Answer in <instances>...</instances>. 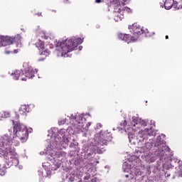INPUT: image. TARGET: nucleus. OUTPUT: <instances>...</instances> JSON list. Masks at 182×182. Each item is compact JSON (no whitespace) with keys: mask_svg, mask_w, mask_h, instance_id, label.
Segmentation results:
<instances>
[{"mask_svg":"<svg viewBox=\"0 0 182 182\" xmlns=\"http://www.w3.org/2000/svg\"><path fill=\"white\" fill-rule=\"evenodd\" d=\"M83 43V38H67L64 41H56L55 46L58 48L60 56L65 57L69 52L75 50L78 45Z\"/></svg>","mask_w":182,"mask_h":182,"instance_id":"nucleus-1","label":"nucleus"},{"mask_svg":"<svg viewBox=\"0 0 182 182\" xmlns=\"http://www.w3.org/2000/svg\"><path fill=\"white\" fill-rule=\"evenodd\" d=\"M0 43L3 46H8V45L16 43L17 48H22V37L19 34H17L14 37L1 36Z\"/></svg>","mask_w":182,"mask_h":182,"instance_id":"nucleus-2","label":"nucleus"},{"mask_svg":"<svg viewBox=\"0 0 182 182\" xmlns=\"http://www.w3.org/2000/svg\"><path fill=\"white\" fill-rule=\"evenodd\" d=\"M14 132H15L16 137L21 140V143H25L28 140L29 136L28 128L23 124L17 123L14 125Z\"/></svg>","mask_w":182,"mask_h":182,"instance_id":"nucleus-3","label":"nucleus"},{"mask_svg":"<svg viewBox=\"0 0 182 182\" xmlns=\"http://www.w3.org/2000/svg\"><path fill=\"white\" fill-rule=\"evenodd\" d=\"M155 147L158 148V153L160 157L164 156L168 149V146L166 145V141L161 139V136H158L155 143Z\"/></svg>","mask_w":182,"mask_h":182,"instance_id":"nucleus-4","label":"nucleus"},{"mask_svg":"<svg viewBox=\"0 0 182 182\" xmlns=\"http://www.w3.org/2000/svg\"><path fill=\"white\" fill-rule=\"evenodd\" d=\"M129 29H132L130 32L133 33L134 38H136V40H137V38H139V36L141 35V33L144 32L143 31V28H141V27L140 26V25L136 23L132 24V26H129Z\"/></svg>","mask_w":182,"mask_h":182,"instance_id":"nucleus-5","label":"nucleus"},{"mask_svg":"<svg viewBox=\"0 0 182 182\" xmlns=\"http://www.w3.org/2000/svg\"><path fill=\"white\" fill-rule=\"evenodd\" d=\"M35 73H38V70L36 69L33 70V68H28L25 71V77H22L21 80H28V79H32V77H35Z\"/></svg>","mask_w":182,"mask_h":182,"instance_id":"nucleus-6","label":"nucleus"},{"mask_svg":"<svg viewBox=\"0 0 182 182\" xmlns=\"http://www.w3.org/2000/svg\"><path fill=\"white\" fill-rule=\"evenodd\" d=\"M124 11H122V9L119 8L117 11H114V19L115 22H119V21H122L124 18Z\"/></svg>","mask_w":182,"mask_h":182,"instance_id":"nucleus-7","label":"nucleus"},{"mask_svg":"<svg viewBox=\"0 0 182 182\" xmlns=\"http://www.w3.org/2000/svg\"><path fill=\"white\" fill-rule=\"evenodd\" d=\"M86 119L83 117V115L76 116L75 119H72L70 123L73 122V125L76 126L77 124H80V123H83Z\"/></svg>","mask_w":182,"mask_h":182,"instance_id":"nucleus-8","label":"nucleus"},{"mask_svg":"<svg viewBox=\"0 0 182 182\" xmlns=\"http://www.w3.org/2000/svg\"><path fill=\"white\" fill-rule=\"evenodd\" d=\"M30 110L31 108L29 107V105H21L19 108V114H21V116H25L26 113H29Z\"/></svg>","mask_w":182,"mask_h":182,"instance_id":"nucleus-9","label":"nucleus"},{"mask_svg":"<svg viewBox=\"0 0 182 182\" xmlns=\"http://www.w3.org/2000/svg\"><path fill=\"white\" fill-rule=\"evenodd\" d=\"M110 139H107V135H102L100 136L99 141H98V144L100 146H106L107 144V141H109Z\"/></svg>","mask_w":182,"mask_h":182,"instance_id":"nucleus-10","label":"nucleus"},{"mask_svg":"<svg viewBox=\"0 0 182 182\" xmlns=\"http://www.w3.org/2000/svg\"><path fill=\"white\" fill-rule=\"evenodd\" d=\"M165 9H171V8H176V4H173L171 0H166L164 3Z\"/></svg>","mask_w":182,"mask_h":182,"instance_id":"nucleus-11","label":"nucleus"},{"mask_svg":"<svg viewBox=\"0 0 182 182\" xmlns=\"http://www.w3.org/2000/svg\"><path fill=\"white\" fill-rule=\"evenodd\" d=\"M124 41V42H127L128 43L130 42H136L137 41V38L132 36L129 34H125Z\"/></svg>","mask_w":182,"mask_h":182,"instance_id":"nucleus-12","label":"nucleus"},{"mask_svg":"<svg viewBox=\"0 0 182 182\" xmlns=\"http://www.w3.org/2000/svg\"><path fill=\"white\" fill-rule=\"evenodd\" d=\"M23 71L22 70H16L14 73L11 75L13 79H15V80H18V79H21V75L23 76Z\"/></svg>","mask_w":182,"mask_h":182,"instance_id":"nucleus-13","label":"nucleus"},{"mask_svg":"<svg viewBox=\"0 0 182 182\" xmlns=\"http://www.w3.org/2000/svg\"><path fill=\"white\" fill-rule=\"evenodd\" d=\"M35 45L39 50H43L45 49V42L42 41L41 39H38Z\"/></svg>","mask_w":182,"mask_h":182,"instance_id":"nucleus-14","label":"nucleus"},{"mask_svg":"<svg viewBox=\"0 0 182 182\" xmlns=\"http://www.w3.org/2000/svg\"><path fill=\"white\" fill-rule=\"evenodd\" d=\"M107 4L108 6H120V1L119 0H107Z\"/></svg>","mask_w":182,"mask_h":182,"instance_id":"nucleus-15","label":"nucleus"},{"mask_svg":"<svg viewBox=\"0 0 182 182\" xmlns=\"http://www.w3.org/2000/svg\"><path fill=\"white\" fill-rule=\"evenodd\" d=\"M149 132H150V129H145L144 131L143 130L139 131V137H144V136H146V134L151 136V134H150V133H149Z\"/></svg>","mask_w":182,"mask_h":182,"instance_id":"nucleus-16","label":"nucleus"},{"mask_svg":"<svg viewBox=\"0 0 182 182\" xmlns=\"http://www.w3.org/2000/svg\"><path fill=\"white\" fill-rule=\"evenodd\" d=\"M6 168L5 165H0V176H5L6 173Z\"/></svg>","mask_w":182,"mask_h":182,"instance_id":"nucleus-17","label":"nucleus"},{"mask_svg":"<svg viewBox=\"0 0 182 182\" xmlns=\"http://www.w3.org/2000/svg\"><path fill=\"white\" fill-rule=\"evenodd\" d=\"M173 4H176V7H173V9L175 11H178V9H182V5L180 4V3H178L177 1L173 0Z\"/></svg>","mask_w":182,"mask_h":182,"instance_id":"nucleus-18","label":"nucleus"},{"mask_svg":"<svg viewBox=\"0 0 182 182\" xmlns=\"http://www.w3.org/2000/svg\"><path fill=\"white\" fill-rule=\"evenodd\" d=\"M141 119H139L136 117H132V124L134 127H136V124H139V123H141Z\"/></svg>","mask_w":182,"mask_h":182,"instance_id":"nucleus-19","label":"nucleus"},{"mask_svg":"<svg viewBox=\"0 0 182 182\" xmlns=\"http://www.w3.org/2000/svg\"><path fill=\"white\" fill-rule=\"evenodd\" d=\"M13 143H14V139H8V141L6 143V149L8 150L11 149V146H12Z\"/></svg>","mask_w":182,"mask_h":182,"instance_id":"nucleus-20","label":"nucleus"},{"mask_svg":"<svg viewBox=\"0 0 182 182\" xmlns=\"http://www.w3.org/2000/svg\"><path fill=\"white\" fill-rule=\"evenodd\" d=\"M122 11H124V12H126L127 14H132V10L129 7H124Z\"/></svg>","mask_w":182,"mask_h":182,"instance_id":"nucleus-21","label":"nucleus"},{"mask_svg":"<svg viewBox=\"0 0 182 182\" xmlns=\"http://www.w3.org/2000/svg\"><path fill=\"white\" fill-rule=\"evenodd\" d=\"M124 36H125V34H123V33L118 34V38L120 39V41H124Z\"/></svg>","mask_w":182,"mask_h":182,"instance_id":"nucleus-22","label":"nucleus"},{"mask_svg":"<svg viewBox=\"0 0 182 182\" xmlns=\"http://www.w3.org/2000/svg\"><path fill=\"white\" fill-rule=\"evenodd\" d=\"M121 127H126L127 126V121L124 120L120 124Z\"/></svg>","mask_w":182,"mask_h":182,"instance_id":"nucleus-23","label":"nucleus"},{"mask_svg":"<svg viewBox=\"0 0 182 182\" xmlns=\"http://www.w3.org/2000/svg\"><path fill=\"white\" fill-rule=\"evenodd\" d=\"M11 161L13 164H19V160H18L16 158L13 159Z\"/></svg>","mask_w":182,"mask_h":182,"instance_id":"nucleus-24","label":"nucleus"},{"mask_svg":"<svg viewBox=\"0 0 182 182\" xmlns=\"http://www.w3.org/2000/svg\"><path fill=\"white\" fill-rule=\"evenodd\" d=\"M122 4L124 5H128V4H130V0H122Z\"/></svg>","mask_w":182,"mask_h":182,"instance_id":"nucleus-25","label":"nucleus"},{"mask_svg":"<svg viewBox=\"0 0 182 182\" xmlns=\"http://www.w3.org/2000/svg\"><path fill=\"white\" fill-rule=\"evenodd\" d=\"M151 144H150L149 142H147V143H146L145 144V147H146V149H147V150H149V146H150V145H151Z\"/></svg>","mask_w":182,"mask_h":182,"instance_id":"nucleus-26","label":"nucleus"},{"mask_svg":"<svg viewBox=\"0 0 182 182\" xmlns=\"http://www.w3.org/2000/svg\"><path fill=\"white\" fill-rule=\"evenodd\" d=\"M178 164L179 168H181V166H182V161H178Z\"/></svg>","mask_w":182,"mask_h":182,"instance_id":"nucleus-27","label":"nucleus"},{"mask_svg":"<svg viewBox=\"0 0 182 182\" xmlns=\"http://www.w3.org/2000/svg\"><path fill=\"white\" fill-rule=\"evenodd\" d=\"M25 77V73L23 72V75H20V79L22 80V78Z\"/></svg>","mask_w":182,"mask_h":182,"instance_id":"nucleus-28","label":"nucleus"},{"mask_svg":"<svg viewBox=\"0 0 182 182\" xmlns=\"http://www.w3.org/2000/svg\"><path fill=\"white\" fill-rule=\"evenodd\" d=\"M96 4H100L102 2V0H95Z\"/></svg>","mask_w":182,"mask_h":182,"instance_id":"nucleus-29","label":"nucleus"},{"mask_svg":"<svg viewBox=\"0 0 182 182\" xmlns=\"http://www.w3.org/2000/svg\"><path fill=\"white\" fill-rule=\"evenodd\" d=\"M82 49H83V47H82V46H80L79 47V50H82Z\"/></svg>","mask_w":182,"mask_h":182,"instance_id":"nucleus-30","label":"nucleus"},{"mask_svg":"<svg viewBox=\"0 0 182 182\" xmlns=\"http://www.w3.org/2000/svg\"><path fill=\"white\" fill-rule=\"evenodd\" d=\"M6 53L7 55H9V53H11V51H6Z\"/></svg>","mask_w":182,"mask_h":182,"instance_id":"nucleus-31","label":"nucleus"},{"mask_svg":"<svg viewBox=\"0 0 182 182\" xmlns=\"http://www.w3.org/2000/svg\"><path fill=\"white\" fill-rule=\"evenodd\" d=\"M126 178H129V175H125Z\"/></svg>","mask_w":182,"mask_h":182,"instance_id":"nucleus-32","label":"nucleus"},{"mask_svg":"<svg viewBox=\"0 0 182 182\" xmlns=\"http://www.w3.org/2000/svg\"><path fill=\"white\" fill-rule=\"evenodd\" d=\"M166 39H168V36H165Z\"/></svg>","mask_w":182,"mask_h":182,"instance_id":"nucleus-33","label":"nucleus"},{"mask_svg":"<svg viewBox=\"0 0 182 182\" xmlns=\"http://www.w3.org/2000/svg\"><path fill=\"white\" fill-rule=\"evenodd\" d=\"M143 126H146V122L141 124Z\"/></svg>","mask_w":182,"mask_h":182,"instance_id":"nucleus-34","label":"nucleus"},{"mask_svg":"<svg viewBox=\"0 0 182 182\" xmlns=\"http://www.w3.org/2000/svg\"><path fill=\"white\" fill-rule=\"evenodd\" d=\"M3 144H4V145L5 144V141L3 142Z\"/></svg>","mask_w":182,"mask_h":182,"instance_id":"nucleus-35","label":"nucleus"},{"mask_svg":"<svg viewBox=\"0 0 182 182\" xmlns=\"http://www.w3.org/2000/svg\"><path fill=\"white\" fill-rule=\"evenodd\" d=\"M7 114H8V116H9V114L7 113Z\"/></svg>","mask_w":182,"mask_h":182,"instance_id":"nucleus-36","label":"nucleus"},{"mask_svg":"<svg viewBox=\"0 0 182 182\" xmlns=\"http://www.w3.org/2000/svg\"><path fill=\"white\" fill-rule=\"evenodd\" d=\"M13 123H15V122H14V121H13Z\"/></svg>","mask_w":182,"mask_h":182,"instance_id":"nucleus-37","label":"nucleus"}]
</instances>
